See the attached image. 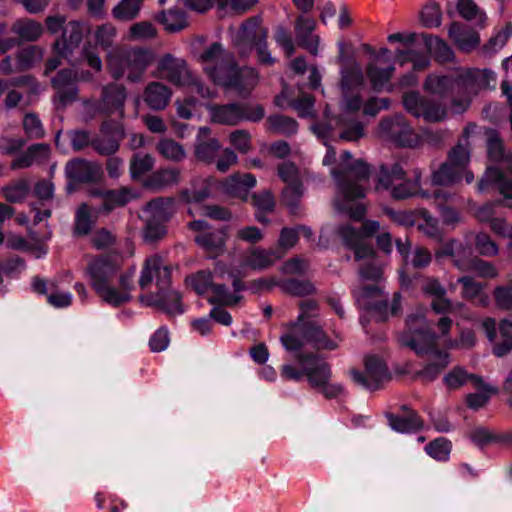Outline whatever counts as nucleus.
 <instances>
[{
  "label": "nucleus",
  "mask_w": 512,
  "mask_h": 512,
  "mask_svg": "<svg viewBox=\"0 0 512 512\" xmlns=\"http://www.w3.org/2000/svg\"><path fill=\"white\" fill-rule=\"evenodd\" d=\"M340 53L337 63L340 67L339 89L341 93V113L337 117L330 118L325 112L327 123L312 127L319 138H326L335 127H341L339 138L344 141H356L363 137L364 129L361 123L354 120V115L363 105L362 91L364 89V74L360 64L356 60H345L344 43L338 44Z\"/></svg>",
  "instance_id": "f257e3e1"
},
{
  "label": "nucleus",
  "mask_w": 512,
  "mask_h": 512,
  "mask_svg": "<svg viewBox=\"0 0 512 512\" xmlns=\"http://www.w3.org/2000/svg\"><path fill=\"white\" fill-rule=\"evenodd\" d=\"M377 221H367L363 224V231H358L351 225H344L337 231L344 244L354 251L355 259L363 262L359 269L361 283L353 293L360 306L368 310H382L388 305L387 298L376 284H365L366 281H377L382 275V268L377 263L373 248L365 241L379 230Z\"/></svg>",
  "instance_id": "f03ea898"
},
{
  "label": "nucleus",
  "mask_w": 512,
  "mask_h": 512,
  "mask_svg": "<svg viewBox=\"0 0 512 512\" xmlns=\"http://www.w3.org/2000/svg\"><path fill=\"white\" fill-rule=\"evenodd\" d=\"M370 169L361 160H352V155L344 151L337 168L331 169V175L337 183L335 206L351 218L360 219L365 214V207L359 202L366 191Z\"/></svg>",
  "instance_id": "7ed1b4c3"
},
{
  "label": "nucleus",
  "mask_w": 512,
  "mask_h": 512,
  "mask_svg": "<svg viewBox=\"0 0 512 512\" xmlns=\"http://www.w3.org/2000/svg\"><path fill=\"white\" fill-rule=\"evenodd\" d=\"M425 308H419L411 313L406 321V330L400 337L402 345L410 347L417 354L427 355V363L420 372V376L432 381L450 363L448 352L435 347L438 336L431 330L425 318Z\"/></svg>",
  "instance_id": "20e7f679"
},
{
  "label": "nucleus",
  "mask_w": 512,
  "mask_h": 512,
  "mask_svg": "<svg viewBox=\"0 0 512 512\" xmlns=\"http://www.w3.org/2000/svg\"><path fill=\"white\" fill-rule=\"evenodd\" d=\"M200 61L215 84L235 90L239 95L248 94L258 83L256 71L253 68L239 69L233 56L218 42L203 51Z\"/></svg>",
  "instance_id": "39448f33"
},
{
  "label": "nucleus",
  "mask_w": 512,
  "mask_h": 512,
  "mask_svg": "<svg viewBox=\"0 0 512 512\" xmlns=\"http://www.w3.org/2000/svg\"><path fill=\"white\" fill-rule=\"evenodd\" d=\"M187 283L200 295L211 292L210 302L234 305L239 302L238 294L243 289L240 272L230 271L224 263L218 262L214 272L200 271L186 279Z\"/></svg>",
  "instance_id": "423d86ee"
},
{
  "label": "nucleus",
  "mask_w": 512,
  "mask_h": 512,
  "mask_svg": "<svg viewBox=\"0 0 512 512\" xmlns=\"http://www.w3.org/2000/svg\"><path fill=\"white\" fill-rule=\"evenodd\" d=\"M301 369H297L292 364H285L282 367V377L299 381L306 377L313 387H320L323 394L328 397H337L343 393V386L338 383H330V366L318 356H308L299 358Z\"/></svg>",
  "instance_id": "0eeeda50"
},
{
  "label": "nucleus",
  "mask_w": 512,
  "mask_h": 512,
  "mask_svg": "<svg viewBox=\"0 0 512 512\" xmlns=\"http://www.w3.org/2000/svg\"><path fill=\"white\" fill-rule=\"evenodd\" d=\"M154 53L145 48H116L107 56L111 76L118 80L126 77L131 82L140 81L147 67L154 61Z\"/></svg>",
  "instance_id": "6e6552de"
},
{
  "label": "nucleus",
  "mask_w": 512,
  "mask_h": 512,
  "mask_svg": "<svg viewBox=\"0 0 512 512\" xmlns=\"http://www.w3.org/2000/svg\"><path fill=\"white\" fill-rule=\"evenodd\" d=\"M420 177V173L416 172L413 181L406 180V173L398 163L393 164L391 167L381 166L376 190L389 191L394 199H406L412 196L428 199L431 197L430 194L420 189Z\"/></svg>",
  "instance_id": "1a4fd4ad"
},
{
  "label": "nucleus",
  "mask_w": 512,
  "mask_h": 512,
  "mask_svg": "<svg viewBox=\"0 0 512 512\" xmlns=\"http://www.w3.org/2000/svg\"><path fill=\"white\" fill-rule=\"evenodd\" d=\"M155 75L168 80L174 85L187 86L190 92H197L202 98L214 97V93L209 88L204 87L200 81L192 76L186 62L171 54H166L159 59Z\"/></svg>",
  "instance_id": "9d476101"
},
{
  "label": "nucleus",
  "mask_w": 512,
  "mask_h": 512,
  "mask_svg": "<svg viewBox=\"0 0 512 512\" xmlns=\"http://www.w3.org/2000/svg\"><path fill=\"white\" fill-rule=\"evenodd\" d=\"M470 160V152L466 145L458 144L449 153L447 162L432 175L434 185H449L459 181L463 176L469 184L474 180V175L466 169Z\"/></svg>",
  "instance_id": "9b49d317"
},
{
  "label": "nucleus",
  "mask_w": 512,
  "mask_h": 512,
  "mask_svg": "<svg viewBox=\"0 0 512 512\" xmlns=\"http://www.w3.org/2000/svg\"><path fill=\"white\" fill-rule=\"evenodd\" d=\"M174 211V201L171 198H157L150 201L143 212L146 222L144 236L146 240L154 241L166 233L164 223Z\"/></svg>",
  "instance_id": "f8f14e48"
},
{
  "label": "nucleus",
  "mask_w": 512,
  "mask_h": 512,
  "mask_svg": "<svg viewBox=\"0 0 512 512\" xmlns=\"http://www.w3.org/2000/svg\"><path fill=\"white\" fill-rule=\"evenodd\" d=\"M208 110L213 122L226 125H236L241 121L257 122L264 117V110L258 104L209 105Z\"/></svg>",
  "instance_id": "ddd939ff"
},
{
  "label": "nucleus",
  "mask_w": 512,
  "mask_h": 512,
  "mask_svg": "<svg viewBox=\"0 0 512 512\" xmlns=\"http://www.w3.org/2000/svg\"><path fill=\"white\" fill-rule=\"evenodd\" d=\"M134 274V269L121 273L115 279L97 287L94 291L99 298L108 305L114 307L123 305L132 298L131 291L133 288Z\"/></svg>",
  "instance_id": "4468645a"
},
{
  "label": "nucleus",
  "mask_w": 512,
  "mask_h": 512,
  "mask_svg": "<svg viewBox=\"0 0 512 512\" xmlns=\"http://www.w3.org/2000/svg\"><path fill=\"white\" fill-rule=\"evenodd\" d=\"M229 32L232 43L243 56L247 55L259 41H265L268 37V31L261 25L259 17H252L239 28L230 29Z\"/></svg>",
  "instance_id": "2eb2a0df"
},
{
  "label": "nucleus",
  "mask_w": 512,
  "mask_h": 512,
  "mask_svg": "<svg viewBox=\"0 0 512 512\" xmlns=\"http://www.w3.org/2000/svg\"><path fill=\"white\" fill-rule=\"evenodd\" d=\"M120 267L121 262L117 257L100 256L91 259L87 265L86 273L92 288L95 290L119 276Z\"/></svg>",
  "instance_id": "dca6fc26"
},
{
  "label": "nucleus",
  "mask_w": 512,
  "mask_h": 512,
  "mask_svg": "<svg viewBox=\"0 0 512 512\" xmlns=\"http://www.w3.org/2000/svg\"><path fill=\"white\" fill-rule=\"evenodd\" d=\"M351 377L359 386L368 390H376L389 378V375L385 363L380 358L368 356L365 359L364 373L352 370Z\"/></svg>",
  "instance_id": "f3484780"
},
{
  "label": "nucleus",
  "mask_w": 512,
  "mask_h": 512,
  "mask_svg": "<svg viewBox=\"0 0 512 512\" xmlns=\"http://www.w3.org/2000/svg\"><path fill=\"white\" fill-rule=\"evenodd\" d=\"M405 109L415 117H423L429 122H438L446 117V110L439 104L425 100L416 92L407 93L403 97Z\"/></svg>",
  "instance_id": "a211bd4d"
},
{
  "label": "nucleus",
  "mask_w": 512,
  "mask_h": 512,
  "mask_svg": "<svg viewBox=\"0 0 512 512\" xmlns=\"http://www.w3.org/2000/svg\"><path fill=\"white\" fill-rule=\"evenodd\" d=\"M380 137L389 139L401 146H413L416 136L401 116L381 121L378 128Z\"/></svg>",
  "instance_id": "6ab92c4d"
},
{
  "label": "nucleus",
  "mask_w": 512,
  "mask_h": 512,
  "mask_svg": "<svg viewBox=\"0 0 512 512\" xmlns=\"http://www.w3.org/2000/svg\"><path fill=\"white\" fill-rule=\"evenodd\" d=\"M190 228L199 231V234L195 236V241L209 257H215L224 251L226 235L223 231L208 230L207 223L203 220L191 222Z\"/></svg>",
  "instance_id": "aec40b11"
},
{
  "label": "nucleus",
  "mask_w": 512,
  "mask_h": 512,
  "mask_svg": "<svg viewBox=\"0 0 512 512\" xmlns=\"http://www.w3.org/2000/svg\"><path fill=\"white\" fill-rule=\"evenodd\" d=\"M278 176L286 183L282 198L286 205L294 206L303 195L304 189L298 168L292 162H283L277 168Z\"/></svg>",
  "instance_id": "412c9836"
},
{
  "label": "nucleus",
  "mask_w": 512,
  "mask_h": 512,
  "mask_svg": "<svg viewBox=\"0 0 512 512\" xmlns=\"http://www.w3.org/2000/svg\"><path fill=\"white\" fill-rule=\"evenodd\" d=\"M280 341L284 348L294 353V358L297 361V369H301L300 357L314 356L313 354H302L301 349L309 340V323L296 322L292 324L288 330L281 336Z\"/></svg>",
  "instance_id": "4be33fe9"
},
{
  "label": "nucleus",
  "mask_w": 512,
  "mask_h": 512,
  "mask_svg": "<svg viewBox=\"0 0 512 512\" xmlns=\"http://www.w3.org/2000/svg\"><path fill=\"white\" fill-rule=\"evenodd\" d=\"M92 75L89 72L78 74L74 69H63L53 79V86L57 89V96L62 104L72 101L78 90L75 86L77 80L90 81Z\"/></svg>",
  "instance_id": "5701e85b"
},
{
  "label": "nucleus",
  "mask_w": 512,
  "mask_h": 512,
  "mask_svg": "<svg viewBox=\"0 0 512 512\" xmlns=\"http://www.w3.org/2000/svg\"><path fill=\"white\" fill-rule=\"evenodd\" d=\"M90 31V26L85 22H69L63 29L62 39L55 43L56 52L61 56H68Z\"/></svg>",
  "instance_id": "b1692460"
},
{
  "label": "nucleus",
  "mask_w": 512,
  "mask_h": 512,
  "mask_svg": "<svg viewBox=\"0 0 512 512\" xmlns=\"http://www.w3.org/2000/svg\"><path fill=\"white\" fill-rule=\"evenodd\" d=\"M154 278L160 289H164L169 284L170 270L158 256H152L146 260L139 279L140 287L147 288Z\"/></svg>",
  "instance_id": "393cba45"
},
{
  "label": "nucleus",
  "mask_w": 512,
  "mask_h": 512,
  "mask_svg": "<svg viewBox=\"0 0 512 512\" xmlns=\"http://www.w3.org/2000/svg\"><path fill=\"white\" fill-rule=\"evenodd\" d=\"M277 252L272 250H264L261 248L249 249L243 258L241 265L238 268H230L231 272H240V279L244 277V271L246 269L262 270L271 266L276 259L280 258Z\"/></svg>",
  "instance_id": "a878e982"
},
{
  "label": "nucleus",
  "mask_w": 512,
  "mask_h": 512,
  "mask_svg": "<svg viewBox=\"0 0 512 512\" xmlns=\"http://www.w3.org/2000/svg\"><path fill=\"white\" fill-rule=\"evenodd\" d=\"M126 90L122 85L109 84L103 87L99 110L108 115L124 116Z\"/></svg>",
  "instance_id": "bb28decb"
},
{
  "label": "nucleus",
  "mask_w": 512,
  "mask_h": 512,
  "mask_svg": "<svg viewBox=\"0 0 512 512\" xmlns=\"http://www.w3.org/2000/svg\"><path fill=\"white\" fill-rule=\"evenodd\" d=\"M422 290L433 298L432 308L436 313H455L456 310L462 308L461 304L454 305L445 297L446 290L437 279H425L422 283Z\"/></svg>",
  "instance_id": "cd10ccee"
},
{
  "label": "nucleus",
  "mask_w": 512,
  "mask_h": 512,
  "mask_svg": "<svg viewBox=\"0 0 512 512\" xmlns=\"http://www.w3.org/2000/svg\"><path fill=\"white\" fill-rule=\"evenodd\" d=\"M461 82L457 84L462 85V91L476 93L478 89H485L495 87L496 74L488 69L484 70H467L460 72Z\"/></svg>",
  "instance_id": "c85d7f7f"
},
{
  "label": "nucleus",
  "mask_w": 512,
  "mask_h": 512,
  "mask_svg": "<svg viewBox=\"0 0 512 512\" xmlns=\"http://www.w3.org/2000/svg\"><path fill=\"white\" fill-rule=\"evenodd\" d=\"M316 28V22L312 18L298 17L295 22V32L299 44L312 55H318L320 37L312 32Z\"/></svg>",
  "instance_id": "c756f323"
},
{
  "label": "nucleus",
  "mask_w": 512,
  "mask_h": 512,
  "mask_svg": "<svg viewBox=\"0 0 512 512\" xmlns=\"http://www.w3.org/2000/svg\"><path fill=\"white\" fill-rule=\"evenodd\" d=\"M394 67L391 64L383 66L380 64L379 57L372 58L366 67V74L375 91H392L390 79L393 75Z\"/></svg>",
  "instance_id": "7c9ffc66"
},
{
  "label": "nucleus",
  "mask_w": 512,
  "mask_h": 512,
  "mask_svg": "<svg viewBox=\"0 0 512 512\" xmlns=\"http://www.w3.org/2000/svg\"><path fill=\"white\" fill-rule=\"evenodd\" d=\"M210 129L200 127L196 137L194 154L197 160L205 163H213L220 150V143L216 138L209 137Z\"/></svg>",
  "instance_id": "2f4dec72"
},
{
  "label": "nucleus",
  "mask_w": 512,
  "mask_h": 512,
  "mask_svg": "<svg viewBox=\"0 0 512 512\" xmlns=\"http://www.w3.org/2000/svg\"><path fill=\"white\" fill-rule=\"evenodd\" d=\"M256 185V178L254 175L234 174L228 177L222 184L221 189L229 196L246 200L248 190Z\"/></svg>",
  "instance_id": "473e14b6"
},
{
  "label": "nucleus",
  "mask_w": 512,
  "mask_h": 512,
  "mask_svg": "<svg viewBox=\"0 0 512 512\" xmlns=\"http://www.w3.org/2000/svg\"><path fill=\"white\" fill-rule=\"evenodd\" d=\"M66 175L75 182H88L99 176L100 169L98 165L82 159L70 161L66 165Z\"/></svg>",
  "instance_id": "72a5a7b5"
},
{
  "label": "nucleus",
  "mask_w": 512,
  "mask_h": 512,
  "mask_svg": "<svg viewBox=\"0 0 512 512\" xmlns=\"http://www.w3.org/2000/svg\"><path fill=\"white\" fill-rule=\"evenodd\" d=\"M448 33L459 49L466 52L473 50L480 43V37L477 32L459 23H453Z\"/></svg>",
  "instance_id": "f704fd0d"
},
{
  "label": "nucleus",
  "mask_w": 512,
  "mask_h": 512,
  "mask_svg": "<svg viewBox=\"0 0 512 512\" xmlns=\"http://www.w3.org/2000/svg\"><path fill=\"white\" fill-rule=\"evenodd\" d=\"M49 156V145L35 144L29 147L24 154L15 158L12 162V167L15 169H22L34 164H43L49 159Z\"/></svg>",
  "instance_id": "c9c22d12"
},
{
  "label": "nucleus",
  "mask_w": 512,
  "mask_h": 512,
  "mask_svg": "<svg viewBox=\"0 0 512 512\" xmlns=\"http://www.w3.org/2000/svg\"><path fill=\"white\" fill-rule=\"evenodd\" d=\"M171 96V90L159 82L148 84L143 94L145 103L153 110L164 109L168 105Z\"/></svg>",
  "instance_id": "e433bc0d"
},
{
  "label": "nucleus",
  "mask_w": 512,
  "mask_h": 512,
  "mask_svg": "<svg viewBox=\"0 0 512 512\" xmlns=\"http://www.w3.org/2000/svg\"><path fill=\"white\" fill-rule=\"evenodd\" d=\"M461 82L460 73L454 79L448 76L430 75L425 81L424 88L428 92L434 95H444L448 91L462 92V85H458Z\"/></svg>",
  "instance_id": "4c0bfd02"
},
{
  "label": "nucleus",
  "mask_w": 512,
  "mask_h": 512,
  "mask_svg": "<svg viewBox=\"0 0 512 512\" xmlns=\"http://www.w3.org/2000/svg\"><path fill=\"white\" fill-rule=\"evenodd\" d=\"M490 184L497 185L500 193L505 198H512V181L507 180L500 170L493 167L487 168L484 176L478 183V191H485Z\"/></svg>",
  "instance_id": "58836bf2"
},
{
  "label": "nucleus",
  "mask_w": 512,
  "mask_h": 512,
  "mask_svg": "<svg viewBox=\"0 0 512 512\" xmlns=\"http://www.w3.org/2000/svg\"><path fill=\"white\" fill-rule=\"evenodd\" d=\"M472 386L476 389V392L466 396V404L470 409L478 410L488 403L491 396L496 392V389L484 383L480 377L472 378Z\"/></svg>",
  "instance_id": "ea45409f"
},
{
  "label": "nucleus",
  "mask_w": 512,
  "mask_h": 512,
  "mask_svg": "<svg viewBox=\"0 0 512 512\" xmlns=\"http://www.w3.org/2000/svg\"><path fill=\"white\" fill-rule=\"evenodd\" d=\"M398 252L416 268H423L431 261V254L422 247H416L413 251H409L410 244L401 240L396 241Z\"/></svg>",
  "instance_id": "a19ab883"
},
{
  "label": "nucleus",
  "mask_w": 512,
  "mask_h": 512,
  "mask_svg": "<svg viewBox=\"0 0 512 512\" xmlns=\"http://www.w3.org/2000/svg\"><path fill=\"white\" fill-rule=\"evenodd\" d=\"M102 132L109 138L96 139L93 145L97 151L102 154H112L119 148V140L123 137V128L117 125L112 131H109L107 124L102 126Z\"/></svg>",
  "instance_id": "79ce46f5"
},
{
  "label": "nucleus",
  "mask_w": 512,
  "mask_h": 512,
  "mask_svg": "<svg viewBox=\"0 0 512 512\" xmlns=\"http://www.w3.org/2000/svg\"><path fill=\"white\" fill-rule=\"evenodd\" d=\"M43 30L41 23L29 18L19 19L12 26L13 33L23 41H36Z\"/></svg>",
  "instance_id": "37998d69"
},
{
  "label": "nucleus",
  "mask_w": 512,
  "mask_h": 512,
  "mask_svg": "<svg viewBox=\"0 0 512 512\" xmlns=\"http://www.w3.org/2000/svg\"><path fill=\"white\" fill-rule=\"evenodd\" d=\"M216 188V182L211 178H197L185 192L188 202H200L209 197Z\"/></svg>",
  "instance_id": "c03bdc74"
},
{
  "label": "nucleus",
  "mask_w": 512,
  "mask_h": 512,
  "mask_svg": "<svg viewBox=\"0 0 512 512\" xmlns=\"http://www.w3.org/2000/svg\"><path fill=\"white\" fill-rule=\"evenodd\" d=\"M434 203L440 209V215L444 223L454 224L460 220L459 213L448 206H444V203L452 201L454 195L444 189H437L433 192Z\"/></svg>",
  "instance_id": "a18cd8bd"
},
{
  "label": "nucleus",
  "mask_w": 512,
  "mask_h": 512,
  "mask_svg": "<svg viewBox=\"0 0 512 512\" xmlns=\"http://www.w3.org/2000/svg\"><path fill=\"white\" fill-rule=\"evenodd\" d=\"M309 340L318 350H335L342 342V338L339 335L330 338L322 328L313 323H309Z\"/></svg>",
  "instance_id": "49530a36"
},
{
  "label": "nucleus",
  "mask_w": 512,
  "mask_h": 512,
  "mask_svg": "<svg viewBox=\"0 0 512 512\" xmlns=\"http://www.w3.org/2000/svg\"><path fill=\"white\" fill-rule=\"evenodd\" d=\"M141 301L147 305H155L171 315H177L183 312L180 295L176 291H170L165 296H160V298L155 301H150L144 297H141Z\"/></svg>",
  "instance_id": "de8ad7c7"
},
{
  "label": "nucleus",
  "mask_w": 512,
  "mask_h": 512,
  "mask_svg": "<svg viewBox=\"0 0 512 512\" xmlns=\"http://www.w3.org/2000/svg\"><path fill=\"white\" fill-rule=\"evenodd\" d=\"M388 421L390 427L400 433H410L422 427V421L413 412L405 416L389 415Z\"/></svg>",
  "instance_id": "09e8293b"
},
{
  "label": "nucleus",
  "mask_w": 512,
  "mask_h": 512,
  "mask_svg": "<svg viewBox=\"0 0 512 512\" xmlns=\"http://www.w3.org/2000/svg\"><path fill=\"white\" fill-rule=\"evenodd\" d=\"M145 0H121L113 9L112 15L120 21H131L136 18Z\"/></svg>",
  "instance_id": "8fccbe9b"
},
{
  "label": "nucleus",
  "mask_w": 512,
  "mask_h": 512,
  "mask_svg": "<svg viewBox=\"0 0 512 512\" xmlns=\"http://www.w3.org/2000/svg\"><path fill=\"white\" fill-rule=\"evenodd\" d=\"M180 178L181 171L177 168L161 169L151 176L147 185L155 189H161L177 184Z\"/></svg>",
  "instance_id": "3c124183"
},
{
  "label": "nucleus",
  "mask_w": 512,
  "mask_h": 512,
  "mask_svg": "<svg viewBox=\"0 0 512 512\" xmlns=\"http://www.w3.org/2000/svg\"><path fill=\"white\" fill-rule=\"evenodd\" d=\"M157 150L164 158L173 162H180L186 157L183 146L168 138H163L158 142Z\"/></svg>",
  "instance_id": "603ef678"
},
{
  "label": "nucleus",
  "mask_w": 512,
  "mask_h": 512,
  "mask_svg": "<svg viewBox=\"0 0 512 512\" xmlns=\"http://www.w3.org/2000/svg\"><path fill=\"white\" fill-rule=\"evenodd\" d=\"M457 10L466 20L475 21L480 28L485 26L486 16L473 0H458Z\"/></svg>",
  "instance_id": "864d4df0"
},
{
  "label": "nucleus",
  "mask_w": 512,
  "mask_h": 512,
  "mask_svg": "<svg viewBox=\"0 0 512 512\" xmlns=\"http://www.w3.org/2000/svg\"><path fill=\"white\" fill-rule=\"evenodd\" d=\"M421 38L425 49L433 53L440 61H448L452 58V50L440 38L425 35Z\"/></svg>",
  "instance_id": "5fc2aeb1"
},
{
  "label": "nucleus",
  "mask_w": 512,
  "mask_h": 512,
  "mask_svg": "<svg viewBox=\"0 0 512 512\" xmlns=\"http://www.w3.org/2000/svg\"><path fill=\"white\" fill-rule=\"evenodd\" d=\"M43 57L42 50L37 46H29L22 49L15 62V69L23 70L40 61Z\"/></svg>",
  "instance_id": "6e6d98bb"
},
{
  "label": "nucleus",
  "mask_w": 512,
  "mask_h": 512,
  "mask_svg": "<svg viewBox=\"0 0 512 512\" xmlns=\"http://www.w3.org/2000/svg\"><path fill=\"white\" fill-rule=\"evenodd\" d=\"M478 377L474 374H468L467 371L462 367H455L450 372H448L443 381L448 389H458L470 382L472 384V378Z\"/></svg>",
  "instance_id": "4d7b16f0"
},
{
  "label": "nucleus",
  "mask_w": 512,
  "mask_h": 512,
  "mask_svg": "<svg viewBox=\"0 0 512 512\" xmlns=\"http://www.w3.org/2000/svg\"><path fill=\"white\" fill-rule=\"evenodd\" d=\"M154 166V159L148 154H135L130 163L131 177L136 180L149 172Z\"/></svg>",
  "instance_id": "13d9d810"
},
{
  "label": "nucleus",
  "mask_w": 512,
  "mask_h": 512,
  "mask_svg": "<svg viewBox=\"0 0 512 512\" xmlns=\"http://www.w3.org/2000/svg\"><path fill=\"white\" fill-rule=\"evenodd\" d=\"M269 129L279 134H293L297 131V123L290 117L273 115L267 119Z\"/></svg>",
  "instance_id": "bf43d9fd"
},
{
  "label": "nucleus",
  "mask_w": 512,
  "mask_h": 512,
  "mask_svg": "<svg viewBox=\"0 0 512 512\" xmlns=\"http://www.w3.org/2000/svg\"><path fill=\"white\" fill-rule=\"evenodd\" d=\"M4 198L12 203L21 202L29 193V184L26 180H18L2 190Z\"/></svg>",
  "instance_id": "052dcab7"
},
{
  "label": "nucleus",
  "mask_w": 512,
  "mask_h": 512,
  "mask_svg": "<svg viewBox=\"0 0 512 512\" xmlns=\"http://www.w3.org/2000/svg\"><path fill=\"white\" fill-rule=\"evenodd\" d=\"M512 35V26L507 24L502 30L498 31L490 38L488 43L483 47V51L487 55H492L500 51L507 43Z\"/></svg>",
  "instance_id": "680f3d73"
},
{
  "label": "nucleus",
  "mask_w": 512,
  "mask_h": 512,
  "mask_svg": "<svg viewBox=\"0 0 512 512\" xmlns=\"http://www.w3.org/2000/svg\"><path fill=\"white\" fill-rule=\"evenodd\" d=\"M133 197H135V194L126 188L108 191L104 196V208L109 211L116 206L125 205Z\"/></svg>",
  "instance_id": "e2e57ef3"
},
{
  "label": "nucleus",
  "mask_w": 512,
  "mask_h": 512,
  "mask_svg": "<svg viewBox=\"0 0 512 512\" xmlns=\"http://www.w3.org/2000/svg\"><path fill=\"white\" fill-rule=\"evenodd\" d=\"M161 21L165 29L169 32H177L187 26L185 14L175 10L162 13Z\"/></svg>",
  "instance_id": "0e129e2a"
},
{
  "label": "nucleus",
  "mask_w": 512,
  "mask_h": 512,
  "mask_svg": "<svg viewBox=\"0 0 512 512\" xmlns=\"http://www.w3.org/2000/svg\"><path fill=\"white\" fill-rule=\"evenodd\" d=\"M397 57L401 65L405 62H412L414 70L425 69L430 63L429 57L426 54H421L415 49L397 51Z\"/></svg>",
  "instance_id": "69168bd1"
},
{
  "label": "nucleus",
  "mask_w": 512,
  "mask_h": 512,
  "mask_svg": "<svg viewBox=\"0 0 512 512\" xmlns=\"http://www.w3.org/2000/svg\"><path fill=\"white\" fill-rule=\"evenodd\" d=\"M420 20L423 26L427 28L438 27L442 21V13L438 4L428 3L423 7Z\"/></svg>",
  "instance_id": "338daca9"
},
{
  "label": "nucleus",
  "mask_w": 512,
  "mask_h": 512,
  "mask_svg": "<svg viewBox=\"0 0 512 512\" xmlns=\"http://www.w3.org/2000/svg\"><path fill=\"white\" fill-rule=\"evenodd\" d=\"M499 329L503 338V342L501 344L495 345L494 353L501 357L512 348V321L503 320Z\"/></svg>",
  "instance_id": "774afa93"
}]
</instances>
